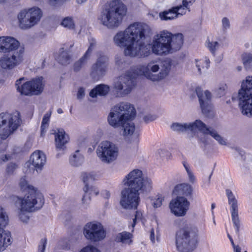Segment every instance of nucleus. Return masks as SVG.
I'll use <instances>...</instances> for the list:
<instances>
[{"label":"nucleus","mask_w":252,"mask_h":252,"mask_svg":"<svg viewBox=\"0 0 252 252\" xmlns=\"http://www.w3.org/2000/svg\"><path fill=\"white\" fill-rule=\"evenodd\" d=\"M148 26L140 23L130 24L124 31L118 32L114 37L115 44L125 47L124 53L130 57H144L153 53L157 55L166 56L179 51L183 44L182 33L172 34L162 31L154 37L152 44H145V32Z\"/></svg>","instance_id":"f257e3e1"},{"label":"nucleus","mask_w":252,"mask_h":252,"mask_svg":"<svg viewBox=\"0 0 252 252\" xmlns=\"http://www.w3.org/2000/svg\"><path fill=\"white\" fill-rule=\"evenodd\" d=\"M171 63L164 60L158 64L150 63L146 66L139 65L131 69L133 74L128 71L121 75L115 81L113 89L117 97H123L129 94L135 86L134 79L136 75H144L153 82L159 81L165 78L171 70Z\"/></svg>","instance_id":"f03ea898"},{"label":"nucleus","mask_w":252,"mask_h":252,"mask_svg":"<svg viewBox=\"0 0 252 252\" xmlns=\"http://www.w3.org/2000/svg\"><path fill=\"white\" fill-rule=\"evenodd\" d=\"M126 12V7L121 0H112L108 7L101 11L98 19L104 26L113 29L121 24Z\"/></svg>","instance_id":"7ed1b4c3"},{"label":"nucleus","mask_w":252,"mask_h":252,"mask_svg":"<svg viewBox=\"0 0 252 252\" xmlns=\"http://www.w3.org/2000/svg\"><path fill=\"white\" fill-rule=\"evenodd\" d=\"M199 230L194 225H188L176 234V247L180 252H191L196 247Z\"/></svg>","instance_id":"20e7f679"},{"label":"nucleus","mask_w":252,"mask_h":252,"mask_svg":"<svg viewBox=\"0 0 252 252\" xmlns=\"http://www.w3.org/2000/svg\"><path fill=\"white\" fill-rule=\"evenodd\" d=\"M136 114L134 107L127 102H121L112 108L107 120L114 128L121 126L126 120L133 119Z\"/></svg>","instance_id":"39448f33"},{"label":"nucleus","mask_w":252,"mask_h":252,"mask_svg":"<svg viewBox=\"0 0 252 252\" xmlns=\"http://www.w3.org/2000/svg\"><path fill=\"white\" fill-rule=\"evenodd\" d=\"M123 183L128 188L141 192L150 191L153 184L152 180L147 177H143L142 171L139 169L131 171L124 179Z\"/></svg>","instance_id":"423d86ee"},{"label":"nucleus","mask_w":252,"mask_h":252,"mask_svg":"<svg viewBox=\"0 0 252 252\" xmlns=\"http://www.w3.org/2000/svg\"><path fill=\"white\" fill-rule=\"evenodd\" d=\"M239 106L242 113L252 116V76H248L241 85L238 93Z\"/></svg>","instance_id":"0eeeda50"},{"label":"nucleus","mask_w":252,"mask_h":252,"mask_svg":"<svg viewBox=\"0 0 252 252\" xmlns=\"http://www.w3.org/2000/svg\"><path fill=\"white\" fill-rule=\"evenodd\" d=\"M16 203L22 211L32 212L42 207L44 200L43 194L36 189L30 191L23 197H17Z\"/></svg>","instance_id":"6e6552de"},{"label":"nucleus","mask_w":252,"mask_h":252,"mask_svg":"<svg viewBox=\"0 0 252 252\" xmlns=\"http://www.w3.org/2000/svg\"><path fill=\"white\" fill-rule=\"evenodd\" d=\"M42 77H37L32 80L24 82V78H21L15 82V86L18 92L25 95H38L44 88Z\"/></svg>","instance_id":"1a4fd4ad"},{"label":"nucleus","mask_w":252,"mask_h":252,"mask_svg":"<svg viewBox=\"0 0 252 252\" xmlns=\"http://www.w3.org/2000/svg\"><path fill=\"white\" fill-rule=\"evenodd\" d=\"M42 15L41 10L36 7L21 11L18 15L19 27L23 30L32 28L39 21Z\"/></svg>","instance_id":"9d476101"},{"label":"nucleus","mask_w":252,"mask_h":252,"mask_svg":"<svg viewBox=\"0 0 252 252\" xmlns=\"http://www.w3.org/2000/svg\"><path fill=\"white\" fill-rule=\"evenodd\" d=\"M118 153V147L108 141L102 142L97 149L98 158L102 162L106 163H110L115 160Z\"/></svg>","instance_id":"9b49d317"},{"label":"nucleus","mask_w":252,"mask_h":252,"mask_svg":"<svg viewBox=\"0 0 252 252\" xmlns=\"http://www.w3.org/2000/svg\"><path fill=\"white\" fill-rule=\"evenodd\" d=\"M24 59V49L20 48L12 53L4 55L0 58V70H10L19 65Z\"/></svg>","instance_id":"f8f14e48"},{"label":"nucleus","mask_w":252,"mask_h":252,"mask_svg":"<svg viewBox=\"0 0 252 252\" xmlns=\"http://www.w3.org/2000/svg\"><path fill=\"white\" fill-rule=\"evenodd\" d=\"M8 223V217L0 206V251H4L13 242L11 232L5 228Z\"/></svg>","instance_id":"ddd939ff"},{"label":"nucleus","mask_w":252,"mask_h":252,"mask_svg":"<svg viewBox=\"0 0 252 252\" xmlns=\"http://www.w3.org/2000/svg\"><path fill=\"white\" fill-rule=\"evenodd\" d=\"M83 233L85 238L93 242L101 241L106 236L103 226L99 222L87 223L84 227Z\"/></svg>","instance_id":"4468645a"},{"label":"nucleus","mask_w":252,"mask_h":252,"mask_svg":"<svg viewBox=\"0 0 252 252\" xmlns=\"http://www.w3.org/2000/svg\"><path fill=\"white\" fill-rule=\"evenodd\" d=\"M140 191L125 188L121 191L120 204L126 209H136L140 201Z\"/></svg>","instance_id":"2eb2a0df"},{"label":"nucleus","mask_w":252,"mask_h":252,"mask_svg":"<svg viewBox=\"0 0 252 252\" xmlns=\"http://www.w3.org/2000/svg\"><path fill=\"white\" fill-rule=\"evenodd\" d=\"M108 57L104 53L98 52L97 59L91 67V75L94 79H98L103 76L107 69Z\"/></svg>","instance_id":"dca6fc26"},{"label":"nucleus","mask_w":252,"mask_h":252,"mask_svg":"<svg viewBox=\"0 0 252 252\" xmlns=\"http://www.w3.org/2000/svg\"><path fill=\"white\" fill-rule=\"evenodd\" d=\"M189 202L184 196H177L169 203L171 212L177 217L185 216L189 209Z\"/></svg>","instance_id":"f3484780"},{"label":"nucleus","mask_w":252,"mask_h":252,"mask_svg":"<svg viewBox=\"0 0 252 252\" xmlns=\"http://www.w3.org/2000/svg\"><path fill=\"white\" fill-rule=\"evenodd\" d=\"M195 91L202 113L206 116H211L213 113V106L211 93L207 90L203 91L199 87H197Z\"/></svg>","instance_id":"a211bd4d"},{"label":"nucleus","mask_w":252,"mask_h":252,"mask_svg":"<svg viewBox=\"0 0 252 252\" xmlns=\"http://www.w3.org/2000/svg\"><path fill=\"white\" fill-rule=\"evenodd\" d=\"M226 194L229 204L232 220L236 228L237 233H239L240 226V220L238 215V201L235 195L229 189H226Z\"/></svg>","instance_id":"6ab92c4d"},{"label":"nucleus","mask_w":252,"mask_h":252,"mask_svg":"<svg viewBox=\"0 0 252 252\" xmlns=\"http://www.w3.org/2000/svg\"><path fill=\"white\" fill-rule=\"evenodd\" d=\"M203 126V122L197 120L193 123H175L171 126V128L174 131L179 133H195L200 130L201 126Z\"/></svg>","instance_id":"aec40b11"},{"label":"nucleus","mask_w":252,"mask_h":252,"mask_svg":"<svg viewBox=\"0 0 252 252\" xmlns=\"http://www.w3.org/2000/svg\"><path fill=\"white\" fill-rule=\"evenodd\" d=\"M18 41L10 36L0 37V52L11 53L20 49Z\"/></svg>","instance_id":"412c9836"},{"label":"nucleus","mask_w":252,"mask_h":252,"mask_svg":"<svg viewBox=\"0 0 252 252\" xmlns=\"http://www.w3.org/2000/svg\"><path fill=\"white\" fill-rule=\"evenodd\" d=\"M186 10H183L182 5H179L160 12L159 17L162 21L172 20L177 18L179 15H182L186 14Z\"/></svg>","instance_id":"4be33fe9"},{"label":"nucleus","mask_w":252,"mask_h":252,"mask_svg":"<svg viewBox=\"0 0 252 252\" xmlns=\"http://www.w3.org/2000/svg\"><path fill=\"white\" fill-rule=\"evenodd\" d=\"M46 161L45 154L39 151L34 152L31 156L30 161L36 171L42 169Z\"/></svg>","instance_id":"5701e85b"},{"label":"nucleus","mask_w":252,"mask_h":252,"mask_svg":"<svg viewBox=\"0 0 252 252\" xmlns=\"http://www.w3.org/2000/svg\"><path fill=\"white\" fill-rule=\"evenodd\" d=\"M68 135L63 129H58L55 133V141L56 148L59 150H63L66 148V144L68 142Z\"/></svg>","instance_id":"b1692460"},{"label":"nucleus","mask_w":252,"mask_h":252,"mask_svg":"<svg viewBox=\"0 0 252 252\" xmlns=\"http://www.w3.org/2000/svg\"><path fill=\"white\" fill-rule=\"evenodd\" d=\"M132 119H128L121 126L123 127V135L125 137L132 136L133 138V142L135 145H137L138 143V135L134 134L135 130V125L131 122Z\"/></svg>","instance_id":"393cba45"},{"label":"nucleus","mask_w":252,"mask_h":252,"mask_svg":"<svg viewBox=\"0 0 252 252\" xmlns=\"http://www.w3.org/2000/svg\"><path fill=\"white\" fill-rule=\"evenodd\" d=\"M200 131L204 134H209L213 137L220 144L226 145V140L222 137L219 133L212 127H207L206 125L203 123V126H201Z\"/></svg>","instance_id":"a878e982"},{"label":"nucleus","mask_w":252,"mask_h":252,"mask_svg":"<svg viewBox=\"0 0 252 252\" xmlns=\"http://www.w3.org/2000/svg\"><path fill=\"white\" fill-rule=\"evenodd\" d=\"M110 91L109 86L105 84H99L95 86L90 92V96L93 98L96 97L97 95L105 96Z\"/></svg>","instance_id":"bb28decb"},{"label":"nucleus","mask_w":252,"mask_h":252,"mask_svg":"<svg viewBox=\"0 0 252 252\" xmlns=\"http://www.w3.org/2000/svg\"><path fill=\"white\" fill-rule=\"evenodd\" d=\"M82 180L85 184L83 188V191L87 193L88 191L92 190L93 188H90L89 184L96 179V175L94 172H83L81 174Z\"/></svg>","instance_id":"cd10ccee"},{"label":"nucleus","mask_w":252,"mask_h":252,"mask_svg":"<svg viewBox=\"0 0 252 252\" xmlns=\"http://www.w3.org/2000/svg\"><path fill=\"white\" fill-rule=\"evenodd\" d=\"M132 235L129 232L123 231L117 234L115 237V241L117 243H121L125 245H130L132 242Z\"/></svg>","instance_id":"c85d7f7f"},{"label":"nucleus","mask_w":252,"mask_h":252,"mask_svg":"<svg viewBox=\"0 0 252 252\" xmlns=\"http://www.w3.org/2000/svg\"><path fill=\"white\" fill-rule=\"evenodd\" d=\"M174 191H177L179 195L188 196L192 192L191 187L188 184H182L175 187Z\"/></svg>","instance_id":"c756f323"},{"label":"nucleus","mask_w":252,"mask_h":252,"mask_svg":"<svg viewBox=\"0 0 252 252\" xmlns=\"http://www.w3.org/2000/svg\"><path fill=\"white\" fill-rule=\"evenodd\" d=\"M210 60L205 57L204 60H195V65L200 74L205 72L210 66Z\"/></svg>","instance_id":"7c9ffc66"},{"label":"nucleus","mask_w":252,"mask_h":252,"mask_svg":"<svg viewBox=\"0 0 252 252\" xmlns=\"http://www.w3.org/2000/svg\"><path fill=\"white\" fill-rule=\"evenodd\" d=\"M84 162L83 156L79 153V150H76L69 158V162L73 166H79Z\"/></svg>","instance_id":"2f4dec72"},{"label":"nucleus","mask_w":252,"mask_h":252,"mask_svg":"<svg viewBox=\"0 0 252 252\" xmlns=\"http://www.w3.org/2000/svg\"><path fill=\"white\" fill-rule=\"evenodd\" d=\"M58 60L61 64L66 65L70 63L71 57L67 51L64 50L63 48H61L59 51Z\"/></svg>","instance_id":"473e14b6"},{"label":"nucleus","mask_w":252,"mask_h":252,"mask_svg":"<svg viewBox=\"0 0 252 252\" xmlns=\"http://www.w3.org/2000/svg\"><path fill=\"white\" fill-rule=\"evenodd\" d=\"M90 188H93L91 191L85 192V194L82 199V203L84 205V208H87L88 205L90 204L91 197L90 195L95 194L97 195L98 194V190L94 187H89Z\"/></svg>","instance_id":"72a5a7b5"},{"label":"nucleus","mask_w":252,"mask_h":252,"mask_svg":"<svg viewBox=\"0 0 252 252\" xmlns=\"http://www.w3.org/2000/svg\"><path fill=\"white\" fill-rule=\"evenodd\" d=\"M52 113V108L47 112L43 116L41 126V134H43L46 132V129L49 126V122Z\"/></svg>","instance_id":"f704fd0d"},{"label":"nucleus","mask_w":252,"mask_h":252,"mask_svg":"<svg viewBox=\"0 0 252 252\" xmlns=\"http://www.w3.org/2000/svg\"><path fill=\"white\" fill-rule=\"evenodd\" d=\"M206 45L210 52L215 55L216 52L219 50L220 47V44L217 41L208 39L206 41Z\"/></svg>","instance_id":"c9c22d12"},{"label":"nucleus","mask_w":252,"mask_h":252,"mask_svg":"<svg viewBox=\"0 0 252 252\" xmlns=\"http://www.w3.org/2000/svg\"><path fill=\"white\" fill-rule=\"evenodd\" d=\"M61 25L68 30H73L75 28L74 22L71 17L64 18L61 22Z\"/></svg>","instance_id":"e433bc0d"},{"label":"nucleus","mask_w":252,"mask_h":252,"mask_svg":"<svg viewBox=\"0 0 252 252\" xmlns=\"http://www.w3.org/2000/svg\"><path fill=\"white\" fill-rule=\"evenodd\" d=\"M89 58L86 56L84 54L81 58H80L78 61L75 63L74 64V70L75 71H78L81 69V68L86 64L87 63Z\"/></svg>","instance_id":"4c0bfd02"},{"label":"nucleus","mask_w":252,"mask_h":252,"mask_svg":"<svg viewBox=\"0 0 252 252\" xmlns=\"http://www.w3.org/2000/svg\"><path fill=\"white\" fill-rule=\"evenodd\" d=\"M19 185L22 190H26L28 192L32 189H36L34 187L29 185L25 178L20 179Z\"/></svg>","instance_id":"58836bf2"},{"label":"nucleus","mask_w":252,"mask_h":252,"mask_svg":"<svg viewBox=\"0 0 252 252\" xmlns=\"http://www.w3.org/2000/svg\"><path fill=\"white\" fill-rule=\"evenodd\" d=\"M89 46L84 54L86 56L88 57L89 58L91 55L92 52L94 50L96 45V40L93 37H90L89 38Z\"/></svg>","instance_id":"ea45409f"},{"label":"nucleus","mask_w":252,"mask_h":252,"mask_svg":"<svg viewBox=\"0 0 252 252\" xmlns=\"http://www.w3.org/2000/svg\"><path fill=\"white\" fill-rule=\"evenodd\" d=\"M183 164L188 174L189 181L192 183H194L195 181V177L190 170L189 165L186 161H184Z\"/></svg>","instance_id":"a19ab883"},{"label":"nucleus","mask_w":252,"mask_h":252,"mask_svg":"<svg viewBox=\"0 0 252 252\" xmlns=\"http://www.w3.org/2000/svg\"><path fill=\"white\" fill-rule=\"evenodd\" d=\"M227 87L225 84H221L219 85L218 88L216 90V95L218 97H220L225 95Z\"/></svg>","instance_id":"79ce46f5"},{"label":"nucleus","mask_w":252,"mask_h":252,"mask_svg":"<svg viewBox=\"0 0 252 252\" xmlns=\"http://www.w3.org/2000/svg\"><path fill=\"white\" fill-rule=\"evenodd\" d=\"M115 63L116 64L120 69L125 67L126 64L124 57L118 55L115 57Z\"/></svg>","instance_id":"37998d69"},{"label":"nucleus","mask_w":252,"mask_h":252,"mask_svg":"<svg viewBox=\"0 0 252 252\" xmlns=\"http://www.w3.org/2000/svg\"><path fill=\"white\" fill-rule=\"evenodd\" d=\"M164 197L161 194H158L156 199L153 202V206L155 208L160 207L162 205V201L164 200Z\"/></svg>","instance_id":"c03bdc74"},{"label":"nucleus","mask_w":252,"mask_h":252,"mask_svg":"<svg viewBox=\"0 0 252 252\" xmlns=\"http://www.w3.org/2000/svg\"><path fill=\"white\" fill-rule=\"evenodd\" d=\"M195 1V0H182V7L183 10H188L190 11L189 6Z\"/></svg>","instance_id":"a18cd8bd"},{"label":"nucleus","mask_w":252,"mask_h":252,"mask_svg":"<svg viewBox=\"0 0 252 252\" xmlns=\"http://www.w3.org/2000/svg\"><path fill=\"white\" fill-rule=\"evenodd\" d=\"M20 211L19 213V217L20 219L23 221V222H27V221L29 219V217L27 214V213H29L28 212H27L26 211H22L21 210V207H20Z\"/></svg>","instance_id":"49530a36"},{"label":"nucleus","mask_w":252,"mask_h":252,"mask_svg":"<svg viewBox=\"0 0 252 252\" xmlns=\"http://www.w3.org/2000/svg\"><path fill=\"white\" fill-rule=\"evenodd\" d=\"M18 165L14 163H10L6 168V172L9 175L12 174L14 171L17 168Z\"/></svg>","instance_id":"de8ad7c7"},{"label":"nucleus","mask_w":252,"mask_h":252,"mask_svg":"<svg viewBox=\"0 0 252 252\" xmlns=\"http://www.w3.org/2000/svg\"><path fill=\"white\" fill-rule=\"evenodd\" d=\"M80 252H100L96 247L93 246H87L83 248Z\"/></svg>","instance_id":"09e8293b"},{"label":"nucleus","mask_w":252,"mask_h":252,"mask_svg":"<svg viewBox=\"0 0 252 252\" xmlns=\"http://www.w3.org/2000/svg\"><path fill=\"white\" fill-rule=\"evenodd\" d=\"M158 116L154 114H147L143 117V120L146 123L152 122L156 120Z\"/></svg>","instance_id":"8fccbe9b"},{"label":"nucleus","mask_w":252,"mask_h":252,"mask_svg":"<svg viewBox=\"0 0 252 252\" xmlns=\"http://www.w3.org/2000/svg\"><path fill=\"white\" fill-rule=\"evenodd\" d=\"M142 218V213L141 211H137L135 215V218L133 220V224L132 227L134 228L137 221L141 220Z\"/></svg>","instance_id":"3c124183"},{"label":"nucleus","mask_w":252,"mask_h":252,"mask_svg":"<svg viewBox=\"0 0 252 252\" xmlns=\"http://www.w3.org/2000/svg\"><path fill=\"white\" fill-rule=\"evenodd\" d=\"M47 240L46 239H42L38 246V252H44Z\"/></svg>","instance_id":"603ef678"},{"label":"nucleus","mask_w":252,"mask_h":252,"mask_svg":"<svg viewBox=\"0 0 252 252\" xmlns=\"http://www.w3.org/2000/svg\"><path fill=\"white\" fill-rule=\"evenodd\" d=\"M85 89L83 87H80L78 89L77 94V97L78 99H82L85 96Z\"/></svg>","instance_id":"864d4df0"},{"label":"nucleus","mask_w":252,"mask_h":252,"mask_svg":"<svg viewBox=\"0 0 252 252\" xmlns=\"http://www.w3.org/2000/svg\"><path fill=\"white\" fill-rule=\"evenodd\" d=\"M222 25L224 30H227L230 27V22L229 19L226 17H224L222 19Z\"/></svg>","instance_id":"5fc2aeb1"},{"label":"nucleus","mask_w":252,"mask_h":252,"mask_svg":"<svg viewBox=\"0 0 252 252\" xmlns=\"http://www.w3.org/2000/svg\"><path fill=\"white\" fill-rule=\"evenodd\" d=\"M65 0H49V2L51 5L56 6L62 4Z\"/></svg>","instance_id":"6e6d98bb"},{"label":"nucleus","mask_w":252,"mask_h":252,"mask_svg":"<svg viewBox=\"0 0 252 252\" xmlns=\"http://www.w3.org/2000/svg\"><path fill=\"white\" fill-rule=\"evenodd\" d=\"M11 156L10 155H5L4 156H2L1 157V159L3 161H7L11 159Z\"/></svg>","instance_id":"4d7b16f0"},{"label":"nucleus","mask_w":252,"mask_h":252,"mask_svg":"<svg viewBox=\"0 0 252 252\" xmlns=\"http://www.w3.org/2000/svg\"><path fill=\"white\" fill-rule=\"evenodd\" d=\"M103 197L106 198H109L110 196V193L108 190H104L101 193Z\"/></svg>","instance_id":"13d9d810"},{"label":"nucleus","mask_w":252,"mask_h":252,"mask_svg":"<svg viewBox=\"0 0 252 252\" xmlns=\"http://www.w3.org/2000/svg\"><path fill=\"white\" fill-rule=\"evenodd\" d=\"M150 239L153 243L155 242V234L154 230L153 229H152L151 231Z\"/></svg>","instance_id":"bf43d9fd"},{"label":"nucleus","mask_w":252,"mask_h":252,"mask_svg":"<svg viewBox=\"0 0 252 252\" xmlns=\"http://www.w3.org/2000/svg\"><path fill=\"white\" fill-rule=\"evenodd\" d=\"M233 247L234 252H241V249L239 246L234 245Z\"/></svg>","instance_id":"052dcab7"},{"label":"nucleus","mask_w":252,"mask_h":252,"mask_svg":"<svg viewBox=\"0 0 252 252\" xmlns=\"http://www.w3.org/2000/svg\"><path fill=\"white\" fill-rule=\"evenodd\" d=\"M87 0H76V2L78 4H82L85 2Z\"/></svg>","instance_id":"680f3d73"},{"label":"nucleus","mask_w":252,"mask_h":252,"mask_svg":"<svg viewBox=\"0 0 252 252\" xmlns=\"http://www.w3.org/2000/svg\"><path fill=\"white\" fill-rule=\"evenodd\" d=\"M228 236L229 238L230 241H231V243L232 246H233L235 245H234V243L232 238L230 237V236L229 234H228Z\"/></svg>","instance_id":"e2e57ef3"},{"label":"nucleus","mask_w":252,"mask_h":252,"mask_svg":"<svg viewBox=\"0 0 252 252\" xmlns=\"http://www.w3.org/2000/svg\"><path fill=\"white\" fill-rule=\"evenodd\" d=\"M57 112L58 114H62L63 113V111L61 108H58L57 109Z\"/></svg>","instance_id":"0e129e2a"},{"label":"nucleus","mask_w":252,"mask_h":252,"mask_svg":"<svg viewBox=\"0 0 252 252\" xmlns=\"http://www.w3.org/2000/svg\"><path fill=\"white\" fill-rule=\"evenodd\" d=\"M212 174H213V172H211V174L210 175V176L209 177L208 181V183H207L208 185H209L210 184V179H211V176L212 175Z\"/></svg>","instance_id":"69168bd1"},{"label":"nucleus","mask_w":252,"mask_h":252,"mask_svg":"<svg viewBox=\"0 0 252 252\" xmlns=\"http://www.w3.org/2000/svg\"><path fill=\"white\" fill-rule=\"evenodd\" d=\"M242 66H238L236 68L237 70L238 71H240L241 70H242Z\"/></svg>","instance_id":"338daca9"},{"label":"nucleus","mask_w":252,"mask_h":252,"mask_svg":"<svg viewBox=\"0 0 252 252\" xmlns=\"http://www.w3.org/2000/svg\"><path fill=\"white\" fill-rule=\"evenodd\" d=\"M215 208V204L212 203L211 205V209L213 210Z\"/></svg>","instance_id":"774afa93"}]
</instances>
